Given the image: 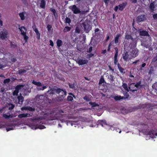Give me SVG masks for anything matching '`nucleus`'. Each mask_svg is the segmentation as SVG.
Wrapping results in <instances>:
<instances>
[{
    "mask_svg": "<svg viewBox=\"0 0 157 157\" xmlns=\"http://www.w3.org/2000/svg\"><path fill=\"white\" fill-rule=\"evenodd\" d=\"M56 89L51 88L45 93L46 98H50L52 100L56 101Z\"/></svg>",
    "mask_w": 157,
    "mask_h": 157,
    "instance_id": "1",
    "label": "nucleus"
},
{
    "mask_svg": "<svg viewBox=\"0 0 157 157\" xmlns=\"http://www.w3.org/2000/svg\"><path fill=\"white\" fill-rule=\"evenodd\" d=\"M56 94L59 95L56 98V101H61L63 100L67 94V92L65 90H64L60 88L56 89Z\"/></svg>",
    "mask_w": 157,
    "mask_h": 157,
    "instance_id": "2",
    "label": "nucleus"
},
{
    "mask_svg": "<svg viewBox=\"0 0 157 157\" xmlns=\"http://www.w3.org/2000/svg\"><path fill=\"white\" fill-rule=\"evenodd\" d=\"M9 36L8 31L5 29H3L0 32V39L2 40H5Z\"/></svg>",
    "mask_w": 157,
    "mask_h": 157,
    "instance_id": "3",
    "label": "nucleus"
},
{
    "mask_svg": "<svg viewBox=\"0 0 157 157\" xmlns=\"http://www.w3.org/2000/svg\"><path fill=\"white\" fill-rule=\"evenodd\" d=\"M20 31L21 32V34L24 37V40L25 42H27L29 38L26 35V31L27 29L25 27L22 26L19 28Z\"/></svg>",
    "mask_w": 157,
    "mask_h": 157,
    "instance_id": "4",
    "label": "nucleus"
},
{
    "mask_svg": "<svg viewBox=\"0 0 157 157\" xmlns=\"http://www.w3.org/2000/svg\"><path fill=\"white\" fill-rule=\"evenodd\" d=\"M127 5V2H123L122 3L120 4L119 5L115 6L114 8V10L116 12L117 11L118 9L119 10L122 11L126 6Z\"/></svg>",
    "mask_w": 157,
    "mask_h": 157,
    "instance_id": "5",
    "label": "nucleus"
},
{
    "mask_svg": "<svg viewBox=\"0 0 157 157\" xmlns=\"http://www.w3.org/2000/svg\"><path fill=\"white\" fill-rule=\"evenodd\" d=\"M147 19V16L145 14H141L136 18V21L138 23L144 21Z\"/></svg>",
    "mask_w": 157,
    "mask_h": 157,
    "instance_id": "6",
    "label": "nucleus"
},
{
    "mask_svg": "<svg viewBox=\"0 0 157 157\" xmlns=\"http://www.w3.org/2000/svg\"><path fill=\"white\" fill-rule=\"evenodd\" d=\"M69 8L73 12V13L75 14H77L81 13L80 9L77 7L75 5L70 6Z\"/></svg>",
    "mask_w": 157,
    "mask_h": 157,
    "instance_id": "7",
    "label": "nucleus"
},
{
    "mask_svg": "<svg viewBox=\"0 0 157 157\" xmlns=\"http://www.w3.org/2000/svg\"><path fill=\"white\" fill-rule=\"evenodd\" d=\"M82 26L84 28V31L86 33H88L91 29V27L89 23L86 22H84L82 24Z\"/></svg>",
    "mask_w": 157,
    "mask_h": 157,
    "instance_id": "8",
    "label": "nucleus"
},
{
    "mask_svg": "<svg viewBox=\"0 0 157 157\" xmlns=\"http://www.w3.org/2000/svg\"><path fill=\"white\" fill-rule=\"evenodd\" d=\"M130 54L131 57L135 58L138 55V50L137 48H132L130 52Z\"/></svg>",
    "mask_w": 157,
    "mask_h": 157,
    "instance_id": "9",
    "label": "nucleus"
},
{
    "mask_svg": "<svg viewBox=\"0 0 157 157\" xmlns=\"http://www.w3.org/2000/svg\"><path fill=\"white\" fill-rule=\"evenodd\" d=\"M138 31L139 35L141 36H150L148 32L147 31L143 30L142 29H140Z\"/></svg>",
    "mask_w": 157,
    "mask_h": 157,
    "instance_id": "10",
    "label": "nucleus"
},
{
    "mask_svg": "<svg viewBox=\"0 0 157 157\" xmlns=\"http://www.w3.org/2000/svg\"><path fill=\"white\" fill-rule=\"evenodd\" d=\"M123 58L124 60L126 61H128L131 58L127 52L124 53V54L123 55Z\"/></svg>",
    "mask_w": 157,
    "mask_h": 157,
    "instance_id": "11",
    "label": "nucleus"
},
{
    "mask_svg": "<svg viewBox=\"0 0 157 157\" xmlns=\"http://www.w3.org/2000/svg\"><path fill=\"white\" fill-rule=\"evenodd\" d=\"M129 89L130 91L132 92L137 90V88L135 87L134 83H132L129 86Z\"/></svg>",
    "mask_w": 157,
    "mask_h": 157,
    "instance_id": "12",
    "label": "nucleus"
},
{
    "mask_svg": "<svg viewBox=\"0 0 157 157\" xmlns=\"http://www.w3.org/2000/svg\"><path fill=\"white\" fill-rule=\"evenodd\" d=\"M88 63V60L86 59H79L78 61V63L79 65H82Z\"/></svg>",
    "mask_w": 157,
    "mask_h": 157,
    "instance_id": "13",
    "label": "nucleus"
},
{
    "mask_svg": "<svg viewBox=\"0 0 157 157\" xmlns=\"http://www.w3.org/2000/svg\"><path fill=\"white\" fill-rule=\"evenodd\" d=\"M45 96H44L43 95H37L36 98V99H39L42 101H45L46 99V94H45Z\"/></svg>",
    "mask_w": 157,
    "mask_h": 157,
    "instance_id": "14",
    "label": "nucleus"
},
{
    "mask_svg": "<svg viewBox=\"0 0 157 157\" xmlns=\"http://www.w3.org/2000/svg\"><path fill=\"white\" fill-rule=\"evenodd\" d=\"M121 35L120 34H118L114 38V43L115 44H117L118 43V44H120V42L118 43L119 41V39L120 37H121Z\"/></svg>",
    "mask_w": 157,
    "mask_h": 157,
    "instance_id": "15",
    "label": "nucleus"
},
{
    "mask_svg": "<svg viewBox=\"0 0 157 157\" xmlns=\"http://www.w3.org/2000/svg\"><path fill=\"white\" fill-rule=\"evenodd\" d=\"M46 4V2L44 0H40V8L42 9H45Z\"/></svg>",
    "mask_w": 157,
    "mask_h": 157,
    "instance_id": "16",
    "label": "nucleus"
},
{
    "mask_svg": "<svg viewBox=\"0 0 157 157\" xmlns=\"http://www.w3.org/2000/svg\"><path fill=\"white\" fill-rule=\"evenodd\" d=\"M17 99L18 100V103L20 105H21L24 101V98L22 96L21 94H20V95L17 97Z\"/></svg>",
    "mask_w": 157,
    "mask_h": 157,
    "instance_id": "17",
    "label": "nucleus"
},
{
    "mask_svg": "<svg viewBox=\"0 0 157 157\" xmlns=\"http://www.w3.org/2000/svg\"><path fill=\"white\" fill-rule=\"evenodd\" d=\"M131 40L132 41L130 42L129 46L131 48H133L136 46V43L134 39L132 40Z\"/></svg>",
    "mask_w": 157,
    "mask_h": 157,
    "instance_id": "18",
    "label": "nucleus"
},
{
    "mask_svg": "<svg viewBox=\"0 0 157 157\" xmlns=\"http://www.w3.org/2000/svg\"><path fill=\"white\" fill-rule=\"evenodd\" d=\"M117 67L119 71L121 73L124 74L125 73L124 69L121 67V65L118 63H117Z\"/></svg>",
    "mask_w": 157,
    "mask_h": 157,
    "instance_id": "19",
    "label": "nucleus"
},
{
    "mask_svg": "<svg viewBox=\"0 0 157 157\" xmlns=\"http://www.w3.org/2000/svg\"><path fill=\"white\" fill-rule=\"evenodd\" d=\"M67 84L68 85L69 87L73 89H75V86L77 85V83L76 82L73 83V84H71L70 82H68Z\"/></svg>",
    "mask_w": 157,
    "mask_h": 157,
    "instance_id": "20",
    "label": "nucleus"
},
{
    "mask_svg": "<svg viewBox=\"0 0 157 157\" xmlns=\"http://www.w3.org/2000/svg\"><path fill=\"white\" fill-rule=\"evenodd\" d=\"M148 134L150 136V137L152 138H154L155 137V136H157V132L155 133L154 131L149 132Z\"/></svg>",
    "mask_w": 157,
    "mask_h": 157,
    "instance_id": "21",
    "label": "nucleus"
},
{
    "mask_svg": "<svg viewBox=\"0 0 157 157\" xmlns=\"http://www.w3.org/2000/svg\"><path fill=\"white\" fill-rule=\"evenodd\" d=\"M98 122L99 124L101 125L102 126H104L105 125H107V124L105 120H98Z\"/></svg>",
    "mask_w": 157,
    "mask_h": 157,
    "instance_id": "22",
    "label": "nucleus"
},
{
    "mask_svg": "<svg viewBox=\"0 0 157 157\" xmlns=\"http://www.w3.org/2000/svg\"><path fill=\"white\" fill-rule=\"evenodd\" d=\"M42 85V86H39L37 87V89L38 90H43L47 88V86H44V84Z\"/></svg>",
    "mask_w": 157,
    "mask_h": 157,
    "instance_id": "23",
    "label": "nucleus"
},
{
    "mask_svg": "<svg viewBox=\"0 0 157 157\" xmlns=\"http://www.w3.org/2000/svg\"><path fill=\"white\" fill-rule=\"evenodd\" d=\"M114 98L116 101H119L121 99H124V97H122L121 96H115L114 97Z\"/></svg>",
    "mask_w": 157,
    "mask_h": 157,
    "instance_id": "24",
    "label": "nucleus"
},
{
    "mask_svg": "<svg viewBox=\"0 0 157 157\" xmlns=\"http://www.w3.org/2000/svg\"><path fill=\"white\" fill-rule=\"evenodd\" d=\"M32 83L33 84L37 86H42V83L40 82H36L34 80H33L32 81Z\"/></svg>",
    "mask_w": 157,
    "mask_h": 157,
    "instance_id": "25",
    "label": "nucleus"
},
{
    "mask_svg": "<svg viewBox=\"0 0 157 157\" xmlns=\"http://www.w3.org/2000/svg\"><path fill=\"white\" fill-rule=\"evenodd\" d=\"M89 104L91 105L92 108L99 106V105L95 102H89Z\"/></svg>",
    "mask_w": 157,
    "mask_h": 157,
    "instance_id": "26",
    "label": "nucleus"
},
{
    "mask_svg": "<svg viewBox=\"0 0 157 157\" xmlns=\"http://www.w3.org/2000/svg\"><path fill=\"white\" fill-rule=\"evenodd\" d=\"M108 78L110 80V82L111 83L114 81V77L111 75H108Z\"/></svg>",
    "mask_w": 157,
    "mask_h": 157,
    "instance_id": "27",
    "label": "nucleus"
},
{
    "mask_svg": "<svg viewBox=\"0 0 157 157\" xmlns=\"http://www.w3.org/2000/svg\"><path fill=\"white\" fill-rule=\"evenodd\" d=\"M56 44L58 47H60L63 44V42L61 40L58 39L56 41Z\"/></svg>",
    "mask_w": 157,
    "mask_h": 157,
    "instance_id": "28",
    "label": "nucleus"
},
{
    "mask_svg": "<svg viewBox=\"0 0 157 157\" xmlns=\"http://www.w3.org/2000/svg\"><path fill=\"white\" fill-rule=\"evenodd\" d=\"M71 29V28L68 26H65L63 30V32L66 33L69 31Z\"/></svg>",
    "mask_w": 157,
    "mask_h": 157,
    "instance_id": "29",
    "label": "nucleus"
},
{
    "mask_svg": "<svg viewBox=\"0 0 157 157\" xmlns=\"http://www.w3.org/2000/svg\"><path fill=\"white\" fill-rule=\"evenodd\" d=\"M35 32L36 33V38L38 40H39L40 39V34L39 32V31L38 30H36L35 31Z\"/></svg>",
    "mask_w": 157,
    "mask_h": 157,
    "instance_id": "30",
    "label": "nucleus"
},
{
    "mask_svg": "<svg viewBox=\"0 0 157 157\" xmlns=\"http://www.w3.org/2000/svg\"><path fill=\"white\" fill-rule=\"evenodd\" d=\"M125 38L127 40L131 39V40L134 39L131 35L129 34H127L125 35Z\"/></svg>",
    "mask_w": 157,
    "mask_h": 157,
    "instance_id": "31",
    "label": "nucleus"
},
{
    "mask_svg": "<svg viewBox=\"0 0 157 157\" xmlns=\"http://www.w3.org/2000/svg\"><path fill=\"white\" fill-rule=\"evenodd\" d=\"M155 7V6L154 2L151 3L150 4L149 8L152 11L154 10Z\"/></svg>",
    "mask_w": 157,
    "mask_h": 157,
    "instance_id": "32",
    "label": "nucleus"
},
{
    "mask_svg": "<svg viewBox=\"0 0 157 157\" xmlns=\"http://www.w3.org/2000/svg\"><path fill=\"white\" fill-rule=\"evenodd\" d=\"M111 129H113V130H115L117 132H118L120 133H121V130L118 128L114 127H111Z\"/></svg>",
    "mask_w": 157,
    "mask_h": 157,
    "instance_id": "33",
    "label": "nucleus"
},
{
    "mask_svg": "<svg viewBox=\"0 0 157 157\" xmlns=\"http://www.w3.org/2000/svg\"><path fill=\"white\" fill-rule=\"evenodd\" d=\"M10 45L11 48H16L17 47V46L16 44H13L12 42H10Z\"/></svg>",
    "mask_w": 157,
    "mask_h": 157,
    "instance_id": "34",
    "label": "nucleus"
},
{
    "mask_svg": "<svg viewBox=\"0 0 157 157\" xmlns=\"http://www.w3.org/2000/svg\"><path fill=\"white\" fill-rule=\"evenodd\" d=\"M23 87V85H17L15 87V90L19 91L21 89V88Z\"/></svg>",
    "mask_w": 157,
    "mask_h": 157,
    "instance_id": "35",
    "label": "nucleus"
},
{
    "mask_svg": "<svg viewBox=\"0 0 157 157\" xmlns=\"http://www.w3.org/2000/svg\"><path fill=\"white\" fill-rule=\"evenodd\" d=\"M123 88L127 92L129 91V90L128 89L127 84L126 83H123L122 85Z\"/></svg>",
    "mask_w": 157,
    "mask_h": 157,
    "instance_id": "36",
    "label": "nucleus"
},
{
    "mask_svg": "<svg viewBox=\"0 0 157 157\" xmlns=\"http://www.w3.org/2000/svg\"><path fill=\"white\" fill-rule=\"evenodd\" d=\"M105 82V81L103 77V76H101L99 82V84H101L103 83H104Z\"/></svg>",
    "mask_w": 157,
    "mask_h": 157,
    "instance_id": "37",
    "label": "nucleus"
},
{
    "mask_svg": "<svg viewBox=\"0 0 157 157\" xmlns=\"http://www.w3.org/2000/svg\"><path fill=\"white\" fill-rule=\"evenodd\" d=\"M19 16L21 20H23L25 19V17L23 13H19Z\"/></svg>",
    "mask_w": 157,
    "mask_h": 157,
    "instance_id": "38",
    "label": "nucleus"
},
{
    "mask_svg": "<svg viewBox=\"0 0 157 157\" xmlns=\"http://www.w3.org/2000/svg\"><path fill=\"white\" fill-rule=\"evenodd\" d=\"M18 73L19 74H21L22 73H25L26 72V71L25 69H20L18 71Z\"/></svg>",
    "mask_w": 157,
    "mask_h": 157,
    "instance_id": "39",
    "label": "nucleus"
},
{
    "mask_svg": "<svg viewBox=\"0 0 157 157\" xmlns=\"http://www.w3.org/2000/svg\"><path fill=\"white\" fill-rule=\"evenodd\" d=\"M83 99L86 101H90L91 99L87 95H85L83 98Z\"/></svg>",
    "mask_w": 157,
    "mask_h": 157,
    "instance_id": "40",
    "label": "nucleus"
},
{
    "mask_svg": "<svg viewBox=\"0 0 157 157\" xmlns=\"http://www.w3.org/2000/svg\"><path fill=\"white\" fill-rule=\"evenodd\" d=\"M26 115L25 114V113H22L21 114H20L18 116V118H21L23 117H26Z\"/></svg>",
    "mask_w": 157,
    "mask_h": 157,
    "instance_id": "41",
    "label": "nucleus"
},
{
    "mask_svg": "<svg viewBox=\"0 0 157 157\" xmlns=\"http://www.w3.org/2000/svg\"><path fill=\"white\" fill-rule=\"evenodd\" d=\"M144 105H139L138 106L135 107V108L136 109H141V108H144Z\"/></svg>",
    "mask_w": 157,
    "mask_h": 157,
    "instance_id": "42",
    "label": "nucleus"
},
{
    "mask_svg": "<svg viewBox=\"0 0 157 157\" xmlns=\"http://www.w3.org/2000/svg\"><path fill=\"white\" fill-rule=\"evenodd\" d=\"M52 99L51 98H46L45 99V101L46 103H50L52 102Z\"/></svg>",
    "mask_w": 157,
    "mask_h": 157,
    "instance_id": "43",
    "label": "nucleus"
},
{
    "mask_svg": "<svg viewBox=\"0 0 157 157\" xmlns=\"http://www.w3.org/2000/svg\"><path fill=\"white\" fill-rule=\"evenodd\" d=\"M75 122L74 121H67V125H71V126L73 125V123Z\"/></svg>",
    "mask_w": 157,
    "mask_h": 157,
    "instance_id": "44",
    "label": "nucleus"
},
{
    "mask_svg": "<svg viewBox=\"0 0 157 157\" xmlns=\"http://www.w3.org/2000/svg\"><path fill=\"white\" fill-rule=\"evenodd\" d=\"M73 97L71 96H68L67 97V100L68 101H72L73 100Z\"/></svg>",
    "mask_w": 157,
    "mask_h": 157,
    "instance_id": "45",
    "label": "nucleus"
},
{
    "mask_svg": "<svg viewBox=\"0 0 157 157\" xmlns=\"http://www.w3.org/2000/svg\"><path fill=\"white\" fill-rule=\"evenodd\" d=\"M26 109L30 111H31L32 112L34 111L35 110V109L34 108L32 107H27Z\"/></svg>",
    "mask_w": 157,
    "mask_h": 157,
    "instance_id": "46",
    "label": "nucleus"
},
{
    "mask_svg": "<svg viewBox=\"0 0 157 157\" xmlns=\"http://www.w3.org/2000/svg\"><path fill=\"white\" fill-rule=\"evenodd\" d=\"M45 126L44 125H39L37 127H36L35 129L37 128H39L40 129H43L45 128Z\"/></svg>",
    "mask_w": 157,
    "mask_h": 157,
    "instance_id": "47",
    "label": "nucleus"
},
{
    "mask_svg": "<svg viewBox=\"0 0 157 157\" xmlns=\"http://www.w3.org/2000/svg\"><path fill=\"white\" fill-rule=\"evenodd\" d=\"M71 20L70 18L66 17L65 20V23L69 24L71 22Z\"/></svg>",
    "mask_w": 157,
    "mask_h": 157,
    "instance_id": "48",
    "label": "nucleus"
},
{
    "mask_svg": "<svg viewBox=\"0 0 157 157\" xmlns=\"http://www.w3.org/2000/svg\"><path fill=\"white\" fill-rule=\"evenodd\" d=\"M141 82H138L136 84H135V86L136 88H137V90L138 89L139 86H140Z\"/></svg>",
    "mask_w": 157,
    "mask_h": 157,
    "instance_id": "49",
    "label": "nucleus"
},
{
    "mask_svg": "<svg viewBox=\"0 0 157 157\" xmlns=\"http://www.w3.org/2000/svg\"><path fill=\"white\" fill-rule=\"evenodd\" d=\"M36 26L35 23H34L32 26V28L33 30L34 31H35L36 30H38L36 28Z\"/></svg>",
    "mask_w": 157,
    "mask_h": 157,
    "instance_id": "50",
    "label": "nucleus"
},
{
    "mask_svg": "<svg viewBox=\"0 0 157 157\" xmlns=\"http://www.w3.org/2000/svg\"><path fill=\"white\" fill-rule=\"evenodd\" d=\"M10 81V78H6L4 80L3 83L4 84H6L9 83Z\"/></svg>",
    "mask_w": 157,
    "mask_h": 157,
    "instance_id": "51",
    "label": "nucleus"
},
{
    "mask_svg": "<svg viewBox=\"0 0 157 157\" xmlns=\"http://www.w3.org/2000/svg\"><path fill=\"white\" fill-rule=\"evenodd\" d=\"M18 92L19 91L15 90L13 92V94L14 96H17L18 95Z\"/></svg>",
    "mask_w": 157,
    "mask_h": 157,
    "instance_id": "52",
    "label": "nucleus"
},
{
    "mask_svg": "<svg viewBox=\"0 0 157 157\" xmlns=\"http://www.w3.org/2000/svg\"><path fill=\"white\" fill-rule=\"evenodd\" d=\"M114 41L113 40L112 41H111L109 43V45H110V46H112L113 47H114L115 46L114 45Z\"/></svg>",
    "mask_w": 157,
    "mask_h": 157,
    "instance_id": "53",
    "label": "nucleus"
},
{
    "mask_svg": "<svg viewBox=\"0 0 157 157\" xmlns=\"http://www.w3.org/2000/svg\"><path fill=\"white\" fill-rule=\"evenodd\" d=\"M140 62V60L139 59L137 60H136L135 61L132 63V64H134V65H136L137 64H139V62Z\"/></svg>",
    "mask_w": 157,
    "mask_h": 157,
    "instance_id": "54",
    "label": "nucleus"
},
{
    "mask_svg": "<svg viewBox=\"0 0 157 157\" xmlns=\"http://www.w3.org/2000/svg\"><path fill=\"white\" fill-rule=\"evenodd\" d=\"M110 0H104V1L105 3V5L106 6H108L109 5V3Z\"/></svg>",
    "mask_w": 157,
    "mask_h": 157,
    "instance_id": "55",
    "label": "nucleus"
},
{
    "mask_svg": "<svg viewBox=\"0 0 157 157\" xmlns=\"http://www.w3.org/2000/svg\"><path fill=\"white\" fill-rule=\"evenodd\" d=\"M81 30L80 28L78 27H76L75 29V32L77 33H79L80 32Z\"/></svg>",
    "mask_w": 157,
    "mask_h": 157,
    "instance_id": "56",
    "label": "nucleus"
},
{
    "mask_svg": "<svg viewBox=\"0 0 157 157\" xmlns=\"http://www.w3.org/2000/svg\"><path fill=\"white\" fill-rule=\"evenodd\" d=\"M47 28L48 31H50L51 30V29L52 28V26L51 25H48L47 26Z\"/></svg>",
    "mask_w": 157,
    "mask_h": 157,
    "instance_id": "57",
    "label": "nucleus"
},
{
    "mask_svg": "<svg viewBox=\"0 0 157 157\" xmlns=\"http://www.w3.org/2000/svg\"><path fill=\"white\" fill-rule=\"evenodd\" d=\"M3 116L6 119H8L10 117V115H7L6 114H3Z\"/></svg>",
    "mask_w": 157,
    "mask_h": 157,
    "instance_id": "58",
    "label": "nucleus"
},
{
    "mask_svg": "<svg viewBox=\"0 0 157 157\" xmlns=\"http://www.w3.org/2000/svg\"><path fill=\"white\" fill-rule=\"evenodd\" d=\"M152 62H155L157 61V55L155 57H154L152 59Z\"/></svg>",
    "mask_w": 157,
    "mask_h": 157,
    "instance_id": "59",
    "label": "nucleus"
},
{
    "mask_svg": "<svg viewBox=\"0 0 157 157\" xmlns=\"http://www.w3.org/2000/svg\"><path fill=\"white\" fill-rule=\"evenodd\" d=\"M99 31V29L98 28L96 29L95 30V35L98 36L99 34H98V32Z\"/></svg>",
    "mask_w": 157,
    "mask_h": 157,
    "instance_id": "60",
    "label": "nucleus"
},
{
    "mask_svg": "<svg viewBox=\"0 0 157 157\" xmlns=\"http://www.w3.org/2000/svg\"><path fill=\"white\" fill-rule=\"evenodd\" d=\"M93 48L92 46H91L90 47L89 49L87 50V52L89 53L91 52L92 51Z\"/></svg>",
    "mask_w": 157,
    "mask_h": 157,
    "instance_id": "61",
    "label": "nucleus"
},
{
    "mask_svg": "<svg viewBox=\"0 0 157 157\" xmlns=\"http://www.w3.org/2000/svg\"><path fill=\"white\" fill-rule=\"evenodd\" d=\"M64 113V111H63L62 110L60 109L59 111L57 113L58 114L62 115V113Z\"/></svg>",
    "mask_w": 157,
    "mask_h": 157,
    "instance_id": "62",
    "label": "nucleus"
},
{
    "mask_svg": "<svg viewBox=\"0 0 157 157\" xmlns=\"http://www.w3.org/2000/svg\"><path fill=\"white\" fill-rule=\"evenodd\" d=\"M118 60L117 58H114V63L115 65H116L118 62Z\"/></svg>",
    "mask_w": 157,
    "mask_h": 157,
    "instance_id": "63",
    "label": "nucleus"
},
{
    "mask_svg": "<svg viewBox=\"0 0 157 157\" xmlns=\"http://www.w3.org/2000/svg\"><path fill=\"white\" fill-rule=\"evenodd\" d=\"M11 61L13 63L17 61V59L16 58H12L11 59Z\"/></svg>",
    "mask_w": 157,
    "mask_h": 157,
    "instance_id": "64",
    "label": "nucleus"
}]
</instances>
